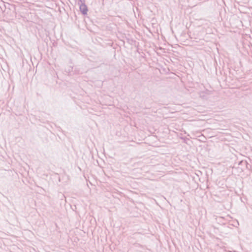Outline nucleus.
<instances>
[{"label": "nucleus", "mask_w": 252, "mask_h": 252, "mask_svg": "<svg viewBox=\"0 0 252 252\" xmlns=\"http://www.w3.org/2000/svg\"><path fill=\"white\" fill-rule=\"evenodd\" d=\"M85 3V0H79V1L78 2V4L79 3Z\"/></svg>", "instance_id": "nucleus-2"}, {"label": "nucleus", "mask_w": 252, "mask_h": 252, "mask_svg": "<svg viewBox=\"0 0 252 252\" xmlns=\"http://www.w3.org/2000/svg\"><path fill=\"white\" fill-rule=\"evenodd\" d=\"M80 10L83 15L87 14L88 12V8L85 4V3H79Z\"/></svg>", "instance_id": "nucleus-1"}]
</instances>
